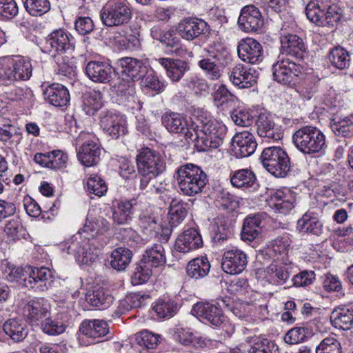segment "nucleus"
Returning <instances> with one entry per match:
<instances>
[{
  "label": "nucleus",
  "mask_w": 353,
  "mask_h": 353,
  "mask_svg": "<svg viewBox=\"0 0 353 353\" xmlns=\"http://www.w3.org/2000/svg\"><path fill=\"white\" fill-rule=\"evenodd\" d=\"M109 230L108 223L103 218L88 219L84 225V232L90 233L92 236L83 238L81 236H74L70 241L63 245V250L74 254L77 260L84 264H90L98 259L100 249L103 246L101 243L96 245L97 243L94 235L103 234Z\"/></svg>",
  "instance_id": "f257e3e1"
},
{
  "label": "nucleus",
  "mask_w": 353,
  "mask_h": 353,
  "mask_svg": "<svg viewBox=\"0 0 353 353\" xmlns=\"http://www.w3.org/2000/svg\"><path fill=\"white\" fill-rule=\"evenodd\" d=\"M2 277L9 282H17L19 285L37 292L48 290V282L52 278L51 271L46 268L26 267L25 269L15 268L9 262L2 271Z\"/></svg>",
  "instance_id": "f03ea898"
},
{
  "label": "nucleus",
  "mask_w": 353,
  "mask_h": 353,
  "mask_svg": "<svg viewBox=\"0 0 353 353\" xmlns=\"http://www.w3.org/2000/svg\"><path fill=\"white\" fill-rule=\"evenodd\" d=\"M226 126L216 120L205 117L193 128L194 141L199 151L218 148L226 135Z\"/></svg>",
  "instance_id": "7ed1b4c3"
},
{
  "label": "nucleus",
  "mask_w": 353,
  "mask_h": 353,
  "mask_svg": "<svg viewBox=\"0 0 353 353\" xmlns=\"http://www.w3.org/2000/svg\"><path fill=\"white\" fill-rule=\"evenodd\" d=\"M176 180L181 193L188 196L201 192L208 182L205 172L192 163L179 166L176 172Z\"/></svg>",
  "instance_id": "20e7f679"
},
{
  "label": "nucleus",
  "mask_w": 353,
  "mask_h": 353,
  "mask_svg": "<svg viewBox=\"0 0 353 353\" xmlns=\"http://www.w3.org/2000/svg\"><path fill=\"white\" fill-rule=\"evenodd\" d=\"M32 74L28 58L4 57L0 58V85H10L17 81H27Z\"/></svg>",
  "instance_id": "39448f33"
},
{
  "label": "nucleus",
  "mask_w": 353,
  "mask_h": 353,
  "mask_svg": "<svg viewBox=\"0 0 353 353\" xmlns=\"http://www.w3.org/2000/svg\"><path fill=\"white\" fill-rule=\"evenodd\" d=\"M132 17V7L127 0H108L100 11L102 23L109 28L125 27Z\"/></svg>",
  "instance_id": "423d86ee"
},
{
  "label": "nucleus",
  "mask_w": 353,
  "mask_h": 353,
  "mask_svg": "<svg viewBox=\"0 0 353 353\" xmlns=\"http://www.w3.org/2000/svg\"><path fill=\"white\" fill-rule=\"evenodd\" d=\"M292 141L296 148L305 154L319 153L326 148L325 135L312 125L303 126L294 132Z\"/></svg>",
  "instance_id": "0eeeda50"
},
{
  "label": "nucleus",
  "mask_w": 353,
  "mask_h": 353,
  "mask_svg": "<svg viewBox=\"0 0 353 353\" xmlns=\"http://www.w3.org/2000/svg\"><path fill=\"white\" fill-rule=\"evenodd\" d=\"M263 166L276 177L286 176L291 168L288 153L280 147L265 148L261 155Z\"/></svg>",
  "instance_id": "6e6552de"
},
{
  "label": "nucleus",
  "mask_w": 353,
  "mask_h": 353,
  "mask_svg": "<svg viewBox=\"0 0 353 353\" xmlns=\"http://www.w3.org/2000/svg\"><path fill=\"white\" fill-rule=\"evenodd\" d=\"M217 305L208 302H199L192 309V313L205 324L214 327H220L226 323V316L222 312L221 307L229 306L226 299H220Z\"/></svg>",
  "instance_id": "1a4fd4ad"
},
{
  "label": "nucleus",
  "mask_w": 353,
  "mask_h": 353,
  "mask_svg": "<svg viewBox=\"0 0 353 353\" xmlns=\"http://www.w3.org/2000/svg\"><path fill=\"white\" fill-rule=\"evenodd\" d=\"M272 70L274 79L288 86L299 83L305 75L304 68L288 59L278 61L273 65Z\"/></svg>",
  "instance_id": "9d476101"
},
{
  "label": "nucleus",
  "mask_w": 353,
  "mask_h": 353,
  "mask_svg": "<svg viewBox=\"0 0 353 353\" xmlns=\"http://www.w3.org/2000/svg\"><path fill=\"white\" fill-rule=\"evenodd\" d=\"M74 37L64 30L59 29L51 32L46 39L41 48L43 52L53 57L61 56L62 53L74 49Z\"/></svg>",
  "instance_id": "9b49d317"
},
{
  "label": "nucleus",
  "mask_w": 353,
  "mask_h": 353,
  "mask_svg": "<svg viewBox=\"0 0 353 353\" xmlns=\"http://www.w3.org/2000/svg\"><path fill=\"white\" fill-rule=\"evenodd\" d=\"M139 173H147L158 176L165 170L164 158L156 151L144 148L139 151L136 157Z\"/></svg>",
  "instance_id": "f8f14e48"
},
{
  "label": "nucleus",
  "mask_w": 353,
  "mask_h": 353,
  "mask_svg": "<svg viewBox=\"0 0 353 353\" xmlns=\"http://www.w3.org/2000/svg\"><path fill=\"white\" fill-rule=\"evenodd\" d=\"M161 123L168 132L183 136L186 140L193 139V128L183 114L171 111L164 112L161 117Z\"/></svg>",
  "instance_id": "ddd939ff"
},
{
  "label": "nucleus",
  "mask_w": 353,
  "mask_h": 353,
  "mask_svg": "<svg viewBox=\"0 0 353 353\" xmlns=\"http://www.w3.org/2000/svg\"><path fill=\"white\" fill-rule=\"evenodd\" d=\"M100 125L103 130L113 139H118L127 133L125 117L115 112H101Z\"/></svg>",
  "instance_id": "4468645a"
},
{
  "label": "nucleus",
  "mask_w": 353,
  "mask_h": 353,
  "mask_svg": "<svg viewBox=\"0 0 353 353\" xmlns=\"http://www.w3.org/2000/svg\"><path fill=\"white\" fill-rule=\"evenodd\" d=\"M118 69L121 77L138 81L148 73L149 64L146 59L125 57L117 61Z\"/></svg>",
  "instance_id": "2eb2a0df"
},
{
  "label": "nucleus",
  "mask_w": 353,
  "mask_h": 353,
  "mask_svg": "<svg viewBox=\"0 0 353 353\" xmlns=\"http://www.w3.org/2000/svg\"><path fill=\"white\" fill-rule=\"evenodd\" d=\"M209 30L208 23L197 18H185L176 26V33L183 39L193 41Z\"/></svg>",
  "instance_id": "dca6fc26"
},
{
  "label": "nucleus",
  "mask_w": 353,
  "mask_h": 353,
  "mask_svg": "<svg viewBox=\"0 0 353 353\" xmlns=\"http://www.w3.org/2000/svg\"><path fill=\"white\" fill-rule=\"evenodd\" d=\"M237 53L243 61L250 64L259 63L263 58V50L261 43L249 37L239 41Z\"/></svg>",
  "instance_id": "f3484780"
},
{
  "label": "nucleus",
  "mask_w": 353,
  "mask_h": 353,
  "mask_svg": "<svg viewBox=\"0 0 353 353\" xmlns=\"http://www.w3.org/2000/svg\"><path fill=\"white\" fill-rule=\"evenodd\" d=\"M294 266L291 262L285 261L284 257L274 259L266 268V274L271 282L275 285L286 283L293 273Z\"/></svg>",
  "instance_id": "a211bd4d"
},
{
  "label": "nucleus",
  "mask_w": 353,
  "mask_h": 353,
  "mask_svg": "<svg viewBox=\"0 0 353 353\" xmlns=\"http://www.w3.org/2000/svg\"><path fill=\"white\" fill-rule=\"evenodd\" d=\"M247 263L245 253L239 249L232 248L224 253L221 267L223 270L228 274H237L245 270Z\"/></svg>",
  "instance_id": "6ab92c4d"
},
{
  "label": "nucleus",
  "mask_w": 353,
  "mask_h": 353,
  "mask_svg": "<svg viewBox=\"0 0 353 353\" xmlns=\"http://www.w3.org/2000/svg\"><path fill=\"white\" fill-rule=\"evenodd\" d=\"M239 28L246 32L260 30L263 26V19L259 10L252 5L245 6L238 19Z\"/></svg>",
  "instance_id": "aec40b11"
},
{
  "label": "nucleus",
  "mask_w": 353,
  "mask_h": 353,
  "mask_svg": "<svg viewBox=\"0 0 353 353\" xmlns=\"http://www.w3.org/2000/svg\"><path fill=\"white\" fill-rule=\"evenodd\" d=\"M232 141L234 154L239 158L251 156L257 148L255 137L248 131L236 133Z\"/></svg>",
  "instance_id": "412c9836"
},
{
  "label": "nucleus",
  "mask_w": 353,
  "mask_h": 353,
  "mask_svg": "<svg viewBox=\"0 0 353 353\" xmlns=\"http://www.w3.org/2000/svg\"><path fill=\"white\" fill-rule=\"evenodd\" d=\"M257 133L261 137L277 141L283 137L281 125L276 124L273 117L268 113H261L256 121Z\"/></svg>",
  "instance_id": "4be33fe9"
},
{
  "label": "nucleus",
  "mask_w": 353,
  "mask_h": 353,
  "mask_svg": "<svg viewBox=\"0 0 353 353\" xmlns=\"http://www.w3.org/2000/svg\"><path fill=\"white\" fill-rule=\"evenodd\" d=\"M23 314L30 323L39 325L49 314V305L45 299L35 298L26 304Z\"/></svg>",
  "instance_id": "5701e85b"
},
{
  "label": "nucleus",
  "mask_w": 353,
  "mask_h": 353,
  "mask_svg": "<svg viewBox=\"0 0 353 353\" xmlns=\"http://www.w3.org/2000/svg\"><path fill=\"white\" fill-rule=\"evenodd\" d=\"M85 73L94 83H108L112 78V68L104 61H90L85 65Z\"/></svg>",
  "instance_id": "b1692460"
},
{
  "label": "nucleus",
  "mask_w": 353,
  "mask_h": 353,
  "mask_svg": "<svg viewBox=\"0 0 353 353\" xmlns=\"http://www.w3.org/2000/svg\"><path fill=\"white\" fill-rule=\"evenodd\" d=\"M295 197L289 189L277 190L268 201L270 208L275 212L286 214L293 208Z\"/></svg>",
  "instance_id": "393cba45"
},
{
  "label": "nucleus",
  "mask_w": 353,
  "mask_h": 353,
  "mask_svg": "<svg viewBox=\"0 0 353 353\" xmlns=\"http://www.w3.org/2000/svg\"><path fill=\"white\" fill-rule=\"evenodd\" d=\"M228 77L230 82L239 88H248L256 82L257 76L251 69H248L243 64L238 63L230 69Z\"/></svg>",
  "instance_id": "a878e982"
},
{
  "label": "nucleus",
  "mask_w": 353,
  "mask_h": 353,
  "mask_svg": "<svg viewBox=\"0 0 353 353\" xmlns=\"http://www.w3.org/2000/svg\"><path fill=\"white\" fill-rule=\"evenodd\" d=\"M203 246V240L199 231L189 228L180 234L175 241V250L179 252L188 253Z\"/></svg>",
  "instance_id": "bb28decb"
},
{
  "label": "nucleus",
  "mask_w": 353,
  "mask_h": 353,
  "mask_svg": "<svg viewBox=\"0 0 353 353\" xmlns=\"http://www.w3.org/2000/svg\"><path fill=\"white\" fill-rule=\"evenodd\" d=\"M156 61L165 70L166 75L172 82H179L185 73L190 70L188 62L181 59L159 58Z\"/></svg>",
  "instance_id": "cd10ccee"
},
{
  "label": "nucleus",
  "mask_w": 353,
  "mask_h": 353,
  "mask_svg": "<svg viewBox=\"0 0 353 353\" xmlns=\"http://www.w3.org/2000/svg\"><path fill=\"white\" fill-rule=\"evenodd\" d=\"M45 100L55 107H65L70 100L68 88L60 83H52L43 90Z\"/></svg>",
  "instance_id": "c85d7f7f"
},
{
  "label": "nucleus",
  "mask_w": 353,
  "mask_h": 353,
  "mask_svg": "<svg viewBox=\"0 0 353 353\" xmlns=\"http://www.w3.org/2000/svg\"><path fill=\"white\" fill-rule=\"evenodd\" d=\"M113 205L112 219L117 225L128 224L132 220L134 210L139 205L138 199L116 201Z\"/></svg>",
  "instance_id": "c756f323"
},
{
  "label": "nucleus",
  "mask_w": 353,
  "mask_h": 353,
  "mask_svg": "<svg viewBox=\"0 0 353 353\" xmlns=\"http://www.w3.org/2000/svg\"><path fill=\"white\" fill-rule=\"evenodd\" d=\"M281 50L283 54L299 59L303 57L305 45L303 39L296 34H281L280 37Z\"/></svg>",
  "instance_id": "7c9ffc66"
},
{
  "label": "nucleus",
  "mask_w": 353,
  "mask_h": 353,
  "mask_svg": "<svg viewBox=\"0 0 353 353\" xmlns=\"http://www.w3.org/2000/svg\"><path fill=\"white\" fill-rule=\"evenodd\" d=\"M230 182L234 187L249 192L256 190L259 186L255 174L248 168L232 171L230 174Z\"/></svg>",
  "instance_id": "2f4dec72"
},
{
  "label": "nucleus",
  "mask_w": 353,
  "mask_h": 353,
  "mask_svg": "<svg viewBox=\"0 0 353 353\" xmlns=\"http://www.w3.org/2000/svg\"><path fill=\"white\" fill-rule=\"evenodd\" d=\"M151 34L154 39L160 41L165 48L176 55L182 56L186 52V50L182 47L180 37L174 30L164 31L158 35V29L153 28Z\"/></svg>",
  "instance_id": "473e14b6"
},
{
  "label": "nucleus",
  "mask_w": 353,
  "mask_h": 353,
  "mask_svg": "<svg viewBox=\"0 0 353 353\" xmlns=\"http://www.w3.org/2000/svg\"><path fill=\"white\" fill-rule=\"evenodd\" d=\"M266 218V214H256L249 216L244 220L241 233L243 241H252L259 236L263 227V221Z\"/></svg>",
  "instance_id": "72a5a7b5"
},
{
  "label": "nucleus",
  "mask_w": 353,
  "mask_h": 353,
  "mask_svg": "<svg viewBox=\"0 0 353 353\" xmlns=\"http://www.w3.org/2000/svg\"><path fill=\"white\" fill-rule=\"evenodd\" d=\"M79 330L84 336L94 341L105 336L109 332V326L103 320L85 319L81 323Z\"/></svg>",
  "instance_id": "f704fd0d"
},
{
  "label": "nucleus",
  "mask_w": 353,
  "mask_h": 353,
  "mask_svg": "<svg viewBox=\"0 0 353 353\" xmlns=\"http://www.w3.org/2000/svg\"><path fill=\"white\" fill-rule=\"evenodd\" d=\"M100 146L93 140L85 141L77 153L79 160L88 167L97 165L100 160Z\"/></svg>",
  "instance_id": "c9c22d12"
},
{
  "label": "nucleus",
  "mask_w": 353,
  "mask_h": 353,
  "mask_svg": "<svg viewBox=\"0 0 353 353\" xmlns=\"http://www.w3.org/2000/svg\"><path fill=\"white\" fill-rule=\"evenodd\" d=\"M296 228L299 233L320 236L323 233V225L313 212H307L298 220Z\"/></svg>",
  "instance_id": "e433bc0d"
},
{
  "label": "nucleus",
  "mask_w": 353,
  "mask_h": 353,
  "mask_svg": "<svg viewBox=\"0 0 353 353\" xmlns=\"http://www.w3.org/2000/svg\"><path fill=\"white\" fill-rule=\"evenodd\" d=\"M4 332L14 342L22 341L28 335V327L22 319H8L3 325Z\"/></svg>",
  "instance_id": "4c0bfd02"
},
{
  "label": "nucleus",
  "mask_w": 353,
  "mask_h": 353,
  "mask_svg": "<svg viewBox=\"0 0 353 353\" xmlns=\"http://www.w3.org/2000/svg\"><path fill=\"white\" fill-rule=\"evenodd\" d=\"M331 320L336 328L348 330L353 327V305L339 307L334 310Z\"/></svg>",
  "instance_id": "58836bf2"
},
{
  "label": "nucleus",
  "mask_w": 353,
  "mask_h": 353,
  "mask_svg": "<svg viewBox=\"0 0 353 353\" xmlns=\"http://www.w3.org/2000/svg\"><path fill=\"white\" fill-rule=\"evenodd\" d=\"M103 95L99 90H92L83 94L81 108L89 116L94 115L102 106Z\"/></svg>",
  "instance_id": "ea45409f"
},
{
  "label": "nucleus",
  "mask_w": 353,
  "mask_h": 353,
  "mask_svg": "<svg viewBox=\"0 0 353 353\" xmlns=\"http://www.w3.org/2000/svg\"><path fill=\"white\" fill-rule=\"evenodd\" d=\"M210 270V264L205 257L196 258L190 261L186 268L190 278L199 279L206 276Z\"/></svg>",
  "instance_id": "a19ab883"
},
{
  "label": "nucleus",
  "mask_w": 353,
  "mask_h": 353,
  "mask_svg": "<svg viewBox=\"0 0 353 353\" xmlns=\"http://www.w3.org/2000/svg\"><path fill=\"white\" fill-rule=\"evenodd\" d=\"M132 251L126 248L119 247L114 250L110 255V265L118 271H123L129 265L132 258Z\"/></svg>",
  "instance_id": "79ce46f5"
},
{
  "label": "nucleus",
  "mask_w": 353,
  "mask_h": 353,
  "mask_svg": "<svg viewBox=\"0 0 353 353\" xmlns=\"http://www.w3.org/2000/svg\"><path fill=\"white\" fill-rule=\"evenodd\" d=\"M139 225L142 231L150 236H156L157 229L160 228L159 219L154 216L150 209H146L140 214Z\"/></svg>",
  "instance_id": "37998d69"
},
{
  "label": "nucleus",
  "mask_w": 353,
  "mask_h": 353,
  "mask_svg": "<svg viewBox=\"0 0 353 353\" xmlns=\"http://www.w3.org/2000/svg\"><path fill=\"white\" fill-rule=\"evenodd\" d=\"M141 261L151 268L163 265L165 263L164 248L160 244L153 245L145 251Z\"/></svg>",
  "instance_id": "c03bdc74"
},
{
  "label": "nucleus",
  "mask_w": 353,
  "mask_h": 353,
  "mask_svg": "<svg viewBox=\"0 0 353 353\" xmlns=\"http://www.w3.org/2000/svg\"><path fill=\"white\" fill-rule=\"evenodd\" d=\"M121 77L114 85V90L117 94L121 97L124 101L135 103L136 101V81Z\"/></svg>",
  "instance_id": "a18cd8bd"
},
{
  "label": "nucleus",
  "mask_w": 353,
  "mask_h": 353,
  "mask_svg": "<svg viewBox=\"0 0 353 353\" xmlns=\"http://www.w3.org/2000/svg\"><path fill=\"white\" fill-rule=\"evenodd\" d=\"M114 298L103 288L94 290L92 293L86 295V301L91 305L104 310L111 305Z\"/></svg>",
  "instance_id": "49530a36"
},
{
  "label": "nucleus",
  "mask_w": 353,
  "mask_h": 353,
  "mask_svg": "<svg viewBox=\"0 0 353 353\" xmlns=\"http://www.w3.org/2000/svg\"><path fill=\"white\" fill-rule=\"evenodd\" d=\"M174 336L176 341L185 346L192 345L196 348H203L207 345L204 339L195 336L192 332L183 328L177 329Z\"/></svg>",
  "instance_id": "de8ad7c7"
},
{
  "label": "nucleus",
  "mask_w": 353,
  "mask_h": 353,
  "mask_svg": "<svg viewBox=\"0 0 353 353\" xmlns=\"http://www.w3.org/2000/svg\"><path fill=\"white\" fill-rule=\"evenodd\" d=\"M187 210L181 202L172 199L168 212L169 225L172 228H176L180 225L187 216Z\"/></svg>",
  "instance_id": "09e8293b"
},
{
  "label": "nucleus",
  "mask_w": 353,
  "mask_h": 353,
  "mask_svg": "<svg viewBox=\"0 0 353 353\" xmlns=\"http://www.w3.org/2000/svg\"><path fill=\"white\" fill-rule=\"evenodd\" d=\"M328 59L333 66L340 70L348 68L350 64L349 53L341 46H336L332 49Z\"/></svg>",
  "instance_id": "8fccbe9b"
},
{
  "label": "nucleus",
  "mask_w": 353,
  "mask_h": 353,
  "mask_svg": "<svg viewBox=\"0 0 353 353\" xmlns=\"http://www.w3.org/2000/svg\"><path fill=\"white\" fill-rule=\"evenodd\" d=\"M152 310L159 318H170L177 311V304L168 298L160 299L154 304Z\"/></svg>",
  "instance_id": "3c124183"
},
{
  "label": "nucleus",
  "mask_w": 353,
  "mask_h": 353,
  "mask_svg": "<svg viewBox=\"0 0 353 353\" xmlns=\"http://www.w3.org/2000/svg\"><path fill=\"white\" fill-rule=\"evenodd\" d=\"M325 1L324 0H317L316 2H310L305 8V14L307 19L312 23L319 26H322L323 17L324 16L325 11Z\"/></svg>",
  "instance_id": "603ef678"
},
{
  "label": "nucleus",
  "mask_w": 353,
  "mask_h": 353,
  "mask_svg": "<svg viewBox=\"0 0 353 353\" xmlns=\"http://www.w3.org/2000/svg\"><path fill=\"white\" fill-rule=\"evenodd\" d=\"M8 94L10 100L21 101L28 108L32 106L35 101L33 92L27 87L15 88Z\"/></svg>",
  "instance_id": "864d4df0"
},
{
  "label": "nucleus",
  "mask_w": 353,
  "mask_h": 353,
  "mask_svg": "<svg viewBox=\"0 0 353 353\" xmlns=\"http://www.w3.org/2000/svg\"><path fill=\"white\" fill-rule=\"evenodd\" d=\"M332 132L336 136L350 137L353 134V114L330 124Z\"/></svg>",
  "instance_id": "5fc2aeb1"
},
{
  "label": "nucleus",
  "mask_w": 353,
  "mask_h": 353,
  "mask_svg": "<svg viewBox=\"0 0 353 353\" xmlns=\"http://www.w3.org/2000/svg\"><path fill=\"white\" fill-rule=\"evenodd\" d=\"M26 10L32 16H42L50 10L49 0H23Z\"/></svg>",
  "instance_id": "6e6d98bb"
},
{
  "label": "nucleus",
  "mask_w": 353,
  "mask_h": 353,
  "mask_svg": "<svg viewBox=\"0 0 353 353\" xmlns=\"http://www.w3.org/2000/svg\"><path fill=\"white\" fill-rule=\"evenodd\" d=\"M199 67L210 80H218L222 75L221 66L210 58H203L199 61Z\"/></svg>",
  "instance_id": "4d7b16f0"
},
{
  "label": "nucleus",
  "mask_w": 353,
  "mask_h": 353,
  "mask_svg": "<svg viewBox=\"0 0 353 353\" xmlns=\"http://www.w3.org/2000/svg\"><path fill=\"white\" fill-rule=\"evenodd\" d=\"M248 353H279L278 345L268 339H256Z\"/></svg>",
  "instance_id": "13d9d810"
},
{
  "label": "nucleus",
  "mask_w": 353,
  "mask_h": 353,
  "mask_svg": "<svg viewBox=\"0 0 353 353\" xmlns=\"http://www.w3.org/2000/svg\"><path fill=\"white\" fill-rule=\"evenodd\" d=\"M152 275V269L150 265L141 261L135 268L131 277L133 285H138L145 283Z\"/></svg>",
  "instance_id": "bf43d9fd"
},
{
  "label": "nucleus",
  "mask_w": 353,
  "mask_h": 353,
  "mask_svg": "<svg viewBox=\"0 0 353 353\" xmlns=\"http://www.w3.org/2000/svg\"><path fill=\"white\" fill-rule=\"evenodd\" d=\"M108 190L105 181L98 174L91 175L87 181V191L98 196H103Z\"/></svg>",
  "instance_id": "052dcab7"
},
{
  "label": "nucleus",
  "mask_w": 353,
  "mask_h": 353,
  "mask_svg": "<svg viewBox=\"0 0 353 353\" xmlns=\"http://www.w3.org/2000/svg\"><path fill=\"white\" fill-rule=\"evenodd\" d=\"M315 353H342L341 344L334 336L325 338L316 346Z\"/></svg>",
  "instance_id": "680f3d73"
},
{
  "label": "nucleus",
  "mask_w": 353,
  "mask_h": 353,
  "mask_svg": "<svg viewBox=\"0 0 353 353\" xmlns=\"http://www.w3.org/2000/svg\"><path fill=\"white\" fill-rule=\"evenodd\" d=\"M161 336L159 334L143 330L138 333L136 336L137 343L147 349H154L160 343Z\"/></svg>",
  "instance_id": "e2e57ef3"
},
{
  "label": "nucleus",
  "mask_w": 353,
  "mask_h": 353,
  "mask_svg": "<svg viewBox=\"0 0 353 353\" xmlns=\"http://www.w3.org/2000/svg\"><path fill=\"white\" fill-rule=\"evenodd\" d=\"M65 325L61 321L54 320L51 318H45L41 322V329L48 335H59L65 330Z\"/></svg>",
  "instance_id": "0e129e2a"
},
{
  "label": "nucleus",
  "mask_w": 353,
  "mask_h": 353,
  "mask_svg": "<svg viewBox=\"0 0 353 353\" xmlns=\"http://www.w3.org/2000/svg\"><path fill=\"white\" fill-rule=\"evenodd\" d=\"M57 68L56 69L57 74L70 79L74 77L77 74L76 67L72 62H70L68 57L57 56L55 57Z\"/></svg>",
  "instance_id": "69168bd1"
},
{
  "label": "nucleus",
  "mask_w": 353,
  "mask_h": 353,
  "mask_svg": "<svg viewBox=\"0 0 353 353\" xmlns=\"http://www.w3.org/2000/svg\"><path fill=\"white\" fill-rule=\"evenodd\" d=\"M234 123L241 127H249L253 123L254 117L250 110L243 108L234 109L230 114Z\"/></svg>",
  "instance_id": "338daca9"
},
{
  "label": "nucleus",
  "mask_w": 353,
  "mask_h": 353,
  "mask_svg": "<svg viewBox=\"0 0 353 353\" xmlns=\"http://www.w3.org/2000/svg\"><path fill=\"white\" fill-rule=\"evenodd\" d=\"M292 241L289 234H284L273 240L269 245L270 252L275 254L286 255L291 245Z\"/></svg>",
  "instance_id": "774afa93"
}]
</instances>
